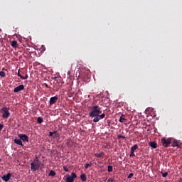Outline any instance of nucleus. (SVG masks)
Wrapping results in <instances>:
<instances>
[{
	"label": "nucleus",
	"mask_w": 182,
	"mask_h": 182,
	"mask_svg": "<svg viewBox=\"0 0 182 182\" xmlns=\"http://www.w3.org/2000/svg\"><path fill=\"white\" fill-rule=\"evenodd\" d=\"M90 117H94V123H97L99 121L106 117V114H102V109L99 105H93L91 107V111L89 112Z\"/></svg>",
	"instance_id": "f257e3e1"
},
{
	"label": "nucleus",
	"mask_w": 182,
	"mask_h": 182,
	"mask_svg": "<svg viewBox=\"0 0 182 182\" xmlns=\"http://www.w3.org/2000/svg\"><path fill=\"white\" fill-rule=\"evenodd\" d=\"M0 112L1 113H2L3 119H8V117L11 116V112H9V108L6 107H4Z\"/></svg>",
	"instance_id": "f03ea898"
},
{
	"label": "nucleus",
	"mask_w": 182,
	"mask_h": 182,
	"mask_svg": "<svg viewBox=\"0 0 182 182\" xmlns=\"http://www.w3.org/2000/svg\"><path fill=\"white\" fill-rule=\"evenodd\" d=\"M161 143H162V146L164 147H168V146H170L171 144V139H166L165 138H162Z\"/></svg>",
	"instance_id": "7ed1b4c3"
},
{
	"label": "nucleus",
	"mask_w": 182,
	"mask_h": 182,
	"mask_svg": "<svg viewBox=\"0 0 182 182\" xmlns=\"http://www.w3.org/2000/svg\"><path fill=\"white\" fill-rule=\"evenodd\" d=\"M77 178V175H76V173H71L70 176H68L66 178H65V182H74L75 181V178Z\"/></svg>",
	"instance_id": "20e7f679"
},
{
	"label": "nucleus",
	"mask_w": 182,
	"mask_h": 182,
	"mask_svg": "<svg viewBox=\"0 0 182 182\" xmlns=\"http://www.w3.org/2000/svg\"><path fill=\"white\" fill-rule=\"evenodd\" d=\"M18 137L21 140V141H29V137L27 136L25 134H18Z\"/></svg>",
	"instance_id": "39448f33"
},
{
	"label": "nucleus",
	"mask_w": 182,
	"mask_h": 182,
	"mask_svg": "<svg viewBox=\"0 0 182 182\" xmlns=\"http://www.w3.org/2000/svg\"><path fill=\"white\" fill-rule=\"evenodd\" d=\"M31 171H36V170L39 169V164L32 162L31 164Z\"/></svg>",
	"instance_id": "423d86ee"
},
{
	"label": "nucleus",
	"mask_w": 182,
	"mask_h": 182,
	"mask_svg": "<svg viewBox=\"0 0 182 182\" xmlns=\"http://www.w3.org/2000/svg\"><path fill=\"white\" fill-rule=\"evenodd\" d=\"M11 177H12V173H9L7 175H4L1 178L4 181L8 182L9 181Z\"/></svg>",
	"instance_id": "0eeeda50"
},
{
	"label": "nucleus",
	"mask_w": 182,
	"mask_h": 182,
	"mask_svg": "<svg viewBox=\"0 0 182 182\" xmlns=\"http://www.w3.org/2000/svg\"><path fill=\"white\" fill-rule=\"evenodd\" d=\"M23 89H25V86H23V85H21L14 88V93H18V92H21V90H23Z\"/></svg>",
	"instance_id": "6e6552de"
},
{
	"label": "nucleus",
	"mask_w": 182,
	"mask_h": 182,
	"mask_svg": "<svg viewBox=\"0 0 182 182\" xmlns=\"http://www.w3.org/2000/svg\"><path fill=\"white\" fill-rule=\"evenodd\" d=\"M58 96H54L50 98V105H55L56 102H58Z\"/></svg>",
	"instance_id": "1a4fd4ad"
},
{
	"label": "nucleus",
	"mask_w": 182,
	"mask_h": 182,
	"mask_svg": "<svg viewBox=\"0 0 182 182\" xmlns=\"http://www.w3.org/2000/svg\"><path fill=\"white\" fill-rule=\"evenodd\" d=\"M14 143L16 144H18V146H21V147H23V144L22 143V140L20 139H15Z\"/></svg>",
	"instance_id": "9d476101"
},
{
	"label": "nucleus",
	"mask_w": 182,
	"mask_h": 182,
	"mask_svg": "<svg viewBox=\"0 0 182 182\" xmlns=\"http://www.w3.org/2000/svg\"><path fill=\"white\" fill-rule=\"evenodd\" d=\"M149 144L152 149H157V143L156 141H150Z\"/></svg>",
	"instance_id": "9b49d317"
},
{
	"label": "nucleus",
	"mask_w": 182,
	"mask_h": 182,
	"mask_svg": "<svg viewBox=\"0 0 182 182\" xmlns=\"http://www.w3.org/2000/svg\"><path fill=\"white\" fill-rule=\"evenodd\" d=\"M123 116H124V114H122L120 118H119V122L120 123H127V119L124 117H123Z\"/></svg>",
	"instance_id": "f8f14e48"
},
{
	"label": "nucleus",
	"mask_w": 182,
	"mask_h": 182,
	"mask_svg": "<svg viewBox=\"0 0 182 182\" xmlns=\"http://www.w3.org/2000/svg\"><path fill=\"white\" fill-rule=\"evenodd\" d=\"M105 156V153L100 152L99 154H95V156L97 157V159H102Z\"/></svg>",
	"instance_id": "ddd939ff"
},
{
	"label": "nucleus",
	"mask_w": 182,
	"mask_h": 182,
	"mask_svg": "<svg viewBox=\"0 0 182 182\" xmlns=\"http://www.w3.org/2000/svg\"><path fill=\"white\" fill-rule=\"evenodd\" d=\"M172 147H180V144H178V141L175 139L172 144Z\"/></svg>",
	"instance_id": "4468645a"
},
{
	"label": "nucleus",
	"mask_w": 182,
	"mask_h": 182,
	"mask_svg": "<svg viewBox=\"0 0 182 182\" xmlns=\"http://www.w3.org/2000/svg\"><path fill=\"white\" fill-rule=\"evenodd\" d=\"M80 178H81L82 181H86L87 180V177L86 176V174H85V173H82L80 175Z\"/></svg>",
	"instance_id": "2eb2a0df"
},
{
	"label": "nucleus",
	"mask_w": 182,
	"mask_h": 182,
	"mask_svg": "<svg viewBox=\"0 0 182 182\" xmlns=\"http://www.w3.org/2000/svg\"><path fill=\"white\" fill-rule=\"evenodd\" d=\"M12 48H18V42L16 41H13L11 43Z\"/></svg>",
	"instance_id": "dca6fc26"
},
{
	"label": "nucleus",
	"mask_w": 182,
	"mask_h": 182,
	"mask_svg": "<svg viewBox=\"0 0 182 182\" xmlns=\"http://www.w3.org/2000/svg\"><path fill=\"white\" fill-rule=\"evenodd\" d=\"M139 149V145L135 144L134 146H132L130 151H136Z\"/></svg>",
	"instance_id": "f3484780"
},
{
	"label": "nucleus",
	"mask_w": 182,
	"mask_h": 182,
	"mask_svg": "<svg viewBox=\"0 0 182 182\" xmlns=\"http://www.w3.org/2000/svg\"><path fill=\"white\" fill-rule=\"evenodd\" d=\"M37 122L41 124V123H43V118H42V117H38L37 118Z\"/></svg>",
	"instance_id": "a211bd4d"
},
{
	"label": "nucleus",
	"mask_w": 182,
	"mask_h": 182,
	"mask_svg": "<svg viewBox=\"0 0 182 182\" xmlns=\"http://www.w3.org/2000/svg\"><path fill=\"white\" fill-rule=\"evenodd\" d=\"M49 176H51L52 177H55L56 176V172L55 171L51 170L49 173Z\"/></svg>",
	"instance_id": "6ab92c4d"
},
{
	"label": "nucleus",
	"mask_w": 182,
	"mask_h": 182,
	"mask_svg": "<svg viewBox=\"0 0 182 182\" xmlns=\"http://www.w3.org/2000/svg\"><path fill=\"white\" fill-rule=\"evenodd\" d=\"M92 166H93V164H92V162H90V164H86L85 166V168H89V167H92Z\"/></svg>",
	"instance_id": "aec40b11"
},
{
	"label": "nucleus",
	"mask_w": 182,
	"mask_h": 182,
	"mask_svg": "<svg viewBox=\"0 0 182 182\" xmlns=\"http://www.w3.org/2000/svg\"><path fill=\"white\" fill-rule=\"evenodd\" d=\"M107 171H108V173H112V171H113V166H108Z\"/></svg>",
	"instance_id": "412c9836"
},
{
	"label": "nucleus",
	"mask_w": 182,
	"mask_h": 182,
	"mask_svg": "<svg viewBox=\"0 0 182 182\" xmlns=\"http://www.w3.org/2000/svg\"><path fill=\"white\" fill-rule=\"evenodd\" d=\"M0 76L1 77H5V76H6V74L4 71H0Z\"/></svg>",
	"instance_id": "4be33fe9"
},
{
	"label": "nucleus",
	"mask_w": 182,
	"mask_h": 182,
	"mask_svg": "<svg viewBox=\"0 0 182 182\" xmlns=\"http://www.w3.org/2000/svg\"><path fill=\"white\" fill-rule=\"evenodd\" d=\"M53 134H56V131H54L53 132H49V136L53 137V136H54Z\"/></svg>",
	"instance_id": "5701e85b"
},
{
	"label": "nucleus",
	"mask_w": 182,
	"mask_h": 182,
	"mask_svg": "<svg viewBox=\"0 0 182 182\" xmlns=\"http://www.w3.org/2000/svg\"><path fill=\"white\" fill-rule=\"evenodd\" d=\"M20 70H18L17 76H18V77H21V79H23V76L22 75H21Z\"/></svg>",
	"instance_id": "b1692460"
},
{
	"label": "nucleus",
	"mask_w": 182,
	"mask_h": 182,
	"mask_svg": "<svg viewBox=\"0 0 182 182\" xmlns=\"http://www.w3.org/2000/svg\"><path fill=\"white\" fill-rule=\"evenodd\" d=\"M63 168L64 171H66L67 173L69 171V168H68L67 166H63Z\"/></svg>",
	"instance_id": "393cba45"
},
{
	"label": "nucleus",
	"mask_w": 182,
	"mask_h": 182,
	"mask_svg": "<svg viewBox=\"0 0 182 182\" xmlns=\"http://www.w3.org/2000/svg\"><path fill=\"white\" fill-rule=\"evenodd\" d=\"M136 154H134V152L132 151H130L129 157H134Z\"/></svg>",
	"instance_id": "a878e982"
},
{
	"label": "nucleus",
	"mask_w": 182,
	"mask_h": 182,
	"mask_svg": "<svg viewBox=\"0 0 182 182\" xmlns=\"http://www.w3.org/2000/svg\"><path fill=\"white\" fill-rule=\"evenodd\" d=\"M56 137H59V134L58 131H56V134H53V139H56Z\"/></svg>",
	"instance_id": "bb28decb"
},
{
	"label": "nucleus",
	"mask_w": 182,
	"mask_h": 182,
	"mask_svg": "<svg viewBox=\"0 0 182 182\" xmlns=\"http://www.w3.org/2000/svg\"><path fill=\"white\" fill-rule=\"evenodd\" d=\"M117 139H126V136H123V135H122V134H119V135L117 136Z\"/></svg>",
	"instance_id": "cd10ccee"
},
{
	"label": "nucleus",
	"mask_w": 182,
	"mask_h": 182,
	"mask_svg": "<svg viewBox=\"0 0 182 182\" xmlns=\"http://www.w3.org/2000/svg\"><path fill=\"white\" fill-rule=\"evenodd\" d=\"M168 176V172L162 173V177H167Z\"/></svg>",
	"instance_id": "c85d7f7f"
},
{
	"label": "nucleus",
	"mask_w": 182,
	"mask_h": 182,
	"mask_svg": "<svg viewBox=\"0 0 182 182\" xmlns=\"http://www.w3.org/2000/svg\"><path fill=\"white\" fill-rule=\"evenodd\" d=\"M134 174L133 173H131L129 174V176H127V178H132V177H133Z\"/></svg>",
	"instance_id": "c756f323"
},
{
	"label": "nucleus",
	"mask_w": 182,
	"mask_h": 182,
	"mask_svg": "<svg viewBox=\"0 0 182 182\" xmlns=\"http://www.w3.org/2000/svg\"><path fill=\"white\" fill-rule=\"evenodd\" d=\"M107 182H114V179H113L112 178H110L108 179Z\"/></svg>",
	"instance_id": "7c9ffc66"
},
{
	"label": "nucleus",
	"mask_w": 182,
	"mask_h": 182,
	"mask_svg": "<svg viewBox=\"0 0 182 182\" xmlns=\"http://www.w3.org/2000/svg\"><path fill=\"white\" fill-rule=\"evenodd\" d=\"M2 129H4V124H0V132H2Z\"/></svg>",
	"instance_id": "2f4dec72"
},
{
	"label": "nucleus",
	"mask_w": 182,
	"mask_h": 182,
	"mask_svg": "<svg viewBox=\"0 0 182 182\" xmlns=\"http://www.w3.org/2000/svg\"><path fill=\"white\" fill-rule=\"evenodd\" d=\"M28 77H29V76H28V75H26V76L23 77V78H21V79H23V80H25V79H28Z\"/></svg>",
	"instance_id": "473e14b6"
},
{
	"label": "nucleus",
	"mask_w": 182,
	"mask_h": 182,
	"mask_svg": "<svg viewBox=\"0 0 182 182\" xmlns=\"http://www.w3.org/2000/svg\"><path fill=\"white\" fill-rule=\"evenodd\" d=\"M41 50H46V48H45V46H42Z\"/></svg>",
	"instance_id": "72a5a7b5"
},
{
	"label": "nucleus",
	"mask_w": 182,
	"mask_h": 182,
	"mask_svg": "<svg viewBox=\"0 0 182 182\" xmlns=\"http://www.w3.org/2000/svg\"><path fill=\"white\" fill-rule=\"evenodd\" d=\"M2 70H6V72L8 71V70L5 68H2Z\"/></svg>",
	"instance_id": "f704fd0d"
},
{
	"label": "nucleus",
	"mask_w": 182,
	"mask_h": 182,
	"mask_svg": "<svg viewBox=\"0 0 182 182\" xmlns=\"http://www.w3.org/2000/svg\"><path fill=\"white\" fill-rule=\"evenodd\" d=\"M68 75H70V71H68Z\"/></svg>",
	"instance_id": "c9c22d12"
},
{
	"label": "nucleus",
	"mask_w": 182,
	"mask_h": 182,
	"mask_svg": "<svg viewBox=\"0 0 182 182\" xmlns=\"http://www.w3.org/2000/svg\"><path fill=\"white\" fill-rule=\"evenodd\" d=\"M179 181H180V182H182V178H180Z\"/></svg>",
	"instance_id": "e433bc0d"
},
{
	"label": "nucleus",
	"mask_w": 182,
	"mask_h": 182,
	"mask_svg": "<svg viewBox=\"0 0 182 182\" xmlns=\"http://www.w3.org/2000/svg\"><path fill=\"white\" fill-rule=\"evenodd\" d=\"M46 87H48V85L47 84H46Z\"/></svg>",
	"instance_id": "4c0bfd02"
},
{
	"label": "nucleus",
	"mask_w": 182,
	"mask_h": 182,
	"mask_svg": "<svg viewBox=\"0 0 182 182\" xmlns=\"http://www.w3.org/2000/svg\"><path fill=\"white\" fill-rule=\"evenodd\" d=\"M2 161V159H0V162Z\"/></svg>",
	"instance_id": "58836bf2"
},
{
	"label": "nucleus",
	"mask_w": 182,
	"mask_h": 182,
	"mask_svg": "<svg viewBox=\"0 0 182 182\" xmlns=\"http://www.w3.org/2000/svg\"><path fill=\"white\" fill-rule=\"evenodd\" d=\"M88 97H90V95H88Z\"/></svg>",
	"instance_id": "ea45409f"
}]
</instances>
